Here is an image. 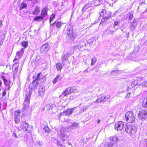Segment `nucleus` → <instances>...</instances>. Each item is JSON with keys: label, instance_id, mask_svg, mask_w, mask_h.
Masks as SVG:
<instances>
[{"label": "nucleus", "instance_id": "f257e3e1", "mask_svg": "<svg viewBox=\"0 0 147 147\" xmlns=\"http://www.w3.org/2000/svg\"><path fill=\"white\" fill-rule=\"evenodd\" d=\"M125 119L128 122L132 123L135 120V115L132 111H128L125 114Z\"/></svg>", "mask_w": 147, "mask_h": 147}, {"label": "nucleus", "instance_id": "f03ea898", "mask_svg": "<svg viewBox=\"0 0 147 147\" xmlns=\"http://www.w3.org/2000/svg\"><path fill=\"white\" fill-rule=\"evenodd\" d=\"M125 131L131 135H134L137 131V128L134 126L127 125L125 127Z\"/></svg>", "mask_w": 147, "mask_h": 147}, {"label": "nucleus", "instance_id": "7ed1b4c3", "mask_svg": "<svg viewBox=\"0 0 147 147\" xmlns=\"http://www.w3.org/2000/svg\"><path fill=\"white\" fill-rule=\"evenodd\" d=\"M31 94V93L30 92L26 93V97L24 103V107H23V110L24 111L26 110L28 107Z\"/></svg>", "mask_w": 147, "mask_h": 147}, {"label": "nucleus", "instance_id": "20e7f679", "mask_svg": "<svg viewBox=\"0 0 147 147\" xmlns=\"http://www.w3.org/2000/svg\"><path fill=\"white\" fill-rule=\"evenodd\" d=\"M86 41L85 40L78 42L76 45H75L74 48L75 49H78L80 50L85 49L84 47L86 46Z\"/></svg>", "mask_w": 147, "mask_h": 147}, {"label": "nucleus", "instance_id": "39448f33", "mask_svg": "<svg viewBox=\"0 0 147 147\" xmlns=\"http://www.w3.org/2000/svg\"><path fill=\"white\" fill-rule=\"evenodd\" d=\"M19 61H16L13 66V74L14 78H15L16 76H17L19 75L18 73V71L19 66Z\"/></svg>", "mask_w": 147, "mask_h": 147}, {"label": "nucleus", "instance_id": "423d86ee", "mask_svg": "<svg viewBox=\"0 0 147 147\" xmlns=\"http://www.w3.org/2000/svg\"><path fill=\"white\" fill-rule=\"evenodd\" d=\"M125 123L123 121H119L115 123L114 127L117 130L121 131L123 129Z\"/></svg>", "mask_w": 147, "mask_h": 147}, {"label": "nucleus", "instance_id": "0eeeda50", "mask_svg": "<svg viewBox=\"0 0 147 147\" xmlns=\"http://www.w3.org/2000/svg\"><path fill=\"white\" fill-rule=\"evenodd\" d=\"M147 117V109L141 110L139 112L138 117L141 119L144 120Z\"/></svg>", "mask_w": 147, "mask_h": 147}, {"label": "nucleus", "instance_id": "6e6552de", "mask_svg": "<svg viewBox=\"0 0 147 147\" xmlns=\"http://www.w3.org/2000/svg\"><path fill=\"white\" fill-rule=\"evenodd\" d=\"M67 33L68 34V37L71 40L74 39L76 36L77 34L76 33L74 32L71 29H69Z\"/></svg>", "mask_w": 147, "mask_h": 147}, {"label": "nucleus", "instance_id": "1a4fd4ad", "mask_svg": "<svg viewBox=\"0 0 147 147\" xmlns=\"http://www.w3.org/2000/svg\"><path fill=\"white\" fill-rule=\"evenodd\" d=\"M14 120L16 123H18L20 121V112L19 110H18L15 111V113Z\"/></svg>", "mask_w": 147, "mask_h": 147}, {"label": "nucleus", "instance_id": "9d476101", "mask_svg": "<svg viewBox=\"0 0 147 147\" xmlns=\"http://www.w3.org/2000/svg\"><path fill=\"white\" fill-rule=\"evenodd\" d=\"M22 125H23L24 129L27 133L29 132L32 130V127L26 123H22Z\"/></svg>", "mask_w": 147, "mask_h": 147}, {"label": "nucleus", "instance_id": "9b49d317", "mask_svg": "<svg viewBox=\"0 0 147 147\" xmlns=\"http://www.w3.org/2000/svg\"><path fill=\"white\" fill-rule=\"evenodd\" d=\"M24 49L22 48L19 52H17L15 57L13 60L14 62L18 61L17 60L20 59V57L22 56L24 52Z\"/></svg>", "mask_w": 147, "mask_h": 147}, {"label": "nucleus", "instance_id": "f8f14e48", "mask_svg": "<svg viewBox=\"0 0 147 147\" xmlns=\"http://www.w3.org/2000/svg\"><path fill=\"white\" fill-rule=\"evenodd\" d=\"M63 24L60 22L55 21L53 23L50 24V27L51 29H53L55 26L57 28H60Z\"/></svg>", "mask_w": 147, "mask_h": 147}, {"label": "nucleus", "instance_id": "ddd939ff", "mask_svg": "<svg viewBox=\"0 0 147 147\" xmlns=\"http://www.w3.org/2000/svg\"><path fill=\"white\" fill-rule=\"evenodd\" d=\"M49 49L48 44L45 43L40 48L41 52L42 53H46Z\"/></svg>", "mask_w": 147, "mask_h": 147}, {"label": "nucleus", "instance_id": "4468645a", "mask_svg": "<svg viewBox=\"0 0 147 147\" xmlns=\"http://www.w3.org/2000/svg\"><path fill=\"white\" fill-rule=\"evenodd\" d=\"M74 108L71 109H69L65 111H64L63 113H60V115H63L65 114V115H69L71 114L73 112L74 110Z\"/></svg>", "mask_w": 147, "mask_h": 147}, {"label": "nucleus", "instance_id": "2eb2a0df", "mask_svg": "<svg viewBox=\"0 0 147 147\" xmlns=\"http://www.w3.org/2000/svg\"><path fill=\"white\" fill-rule=\"evenodd\" d=\"M40 8L38 6H36L34 9L31 14L33 15H38L40 12Z\"/></svg>", "mask_w": 147, "mask_h": 147}, {"label": "nucleus", "instance_id": "dca6fc26", "mask_svg": "<svg viewBox=\"0 0 147 147\" xmlns=\"http://www.w3.org/2000/svg\"><path fill=\"white\" fill-rule=\"evenodd\" d=\"M137 25V20L136 19L134 20L133 22L131 24V26L130 28V30L131 31H134Z\"/></svg>", "mask_w": 147, "mask_h": 147}, {"label": "nucleus", "instance_id": "f3484780", "mask_svg": "<svg viewBox=\"0 0 147 147\" xmlns=\"http://www.w3.org/2000/svg\"><path fill=\"white\" fill-rule=\"evenodd\" d=\"M48 9L47 7L44 8L41 11L40 16L43 18H45L47 15Z\"/></svg>", "mask_w": 147, "mask_h": 147}, {"label": "nucleus", "instance_id": "a211bd4d", "mask_svg": "<svg viewBox=\"0 0 147 147\" xmlns=\"http://www.w3.org/2000/svg\"><path fill=\"white\" fill-rule=\"evenodd\" d=\"M45 88L41 86L39 89L38 92L40 95L41 96H43L45 94Z\"/></svg>", "mask_w": 147, "mask_h": 147}, {"label": "nucleus", "instance_id": "6ab92c4d", "mask_svg": "<svg viewBox=\"0 0 147 147\" xmlns=\"http://www.w3.org/2000/svg\"><path fill=\"white\" fill-rule=\"evenodd\" d=\"M102 0H94L92 3H94V5L97 6L100 5L102 3Z\"/></svg>", "mask_w": 147, "mask_h": 147}, {"label": "nucleus", "instance_id": "aec40b11", "mask_svg": "<svg viewBox=\"0 0 147 147\" xmlns=\"http://www.w3.org/2000/svg\"><path fill=\"white\" fill-rule=\"evenodd\" d=\"M118 140V137L116 136H111L110 137V140L111 141H113L115 143H117Z\"/></svg>", "mask_w": 147, "mask_h": 147}, {"label": "nucleus", "instance_id": "412c9836", "mask_svg": "<svg viewBox=\"0 0 147 147\" xmlns=\"http://www.w3.org/2000/svg\"><path fill=\"white\" fill-rule=\"evenodd\" d=\"M60 75L59 74L57 76L56 78H55L53 81V84L56 83L57 81L61 80L62 78H61L60 77Z\"/></svg>", "mask_w": 147, "mask_h": 147}, {"label": "nucleus", "instance_id": "4be33fe9", "mask_svg": "<svg viewBox=\"0 0 147 147\" xmlns=\"http://www.w3.org/2000/svg\"><path fill=\"white\" fill-rule=\"evenodd\" d=\"M43 18L40 15L39 16H36L33 19L34 20L38 22H40L41 20L43 19Z\"/></svg>", "mask_w": 147, "mask_h": 147}, {"label": "nucleus", "instance_id": "5701e85b", "mask_svg": "<svg viewBox=\"0 0 147 147\" xmlns=\"http://www.w3.org/2000/svg\"><path fill=\"white\" fill-rule=\"evenodd\" d=\"M79 125L77 123L75 122L73 123L71 125L69 126L68 127V128H71L73 127H79Z\"/></svg>", "mask_w": 147, "mask_h": 147}, {"label": "nucleus", "instance_id": "b1692460", "mask_svg": "<svg viewBox=\"0 0 147 147\" xmlns=\"http://www.w3.org/2000/svg\"><path fill=\"white\" fill-rule=\"evenodd\" d=\"M102 102L103 103L104 102H105V100L103 99V96H101L100 97L98 98L97 100L95 101V102Z\"/></svg>", "mask_w": 147, "mask_h": 147}, {"label": "nucleus", "instance_id": "393cba45", "mask_svg": "<svg viewBox=\"0 0 147 147\" xmlns=\"http://www.w3.org/2000/svg\"><path fill=\"white\" fill-rule=\"evenodd\" d=\"M69 90L68 89V88H67L62 93V94L63 96H65L70 94V93Z\"/></svg>", "mask_w": 147, "mask_h": 147}, {"label": "nucleus", "instance_id": "a878e982", "mask_svg": "<svg viewBox=\"0 0 147 147\" xmlns=\"http://www.w3.org/2000/svg\"><path fill=\"white\" fill-rule=\"evenodd\" d=\"M68 89L69 90V91L70 93H71L74 92L75 91L76 89V88L75 87L73 86L68 88Z\"/></svg>", "mask_w": 147, "mask_h": 147}, {"label": "nucleus", "instance_id": "bb28decb", "mask_svg": "<svg viewBox=\"0 0 147 147\" xmlns=\"http://www.w3.org/2000/svg\"><path fill=\"white\" fill-rule=\"evenodd\" d=\"M138 84V82L137 80H135L133 81L132 84H131V88H134Z\"/></svg>", "mask_w": 147, "mask_h": 147}, {"label": "nucleus", "instance_id": "cd10ccee", "mask_svg": "<svg viewBox=\"0 0 147 147\" xmlns=\"http://www.w3.org/2000/svg\"><path fill=\"white\" fill-rule=\"evenodd\" d=\"M119 71L118 70L112 71L110 73V75L112 76L116 75L119 73Z\"/></svg>", "mask_w": 147, "mask_h": 147}, {"label": "nucleus", "instance_id": "c85d7f7f", "mask_svg": "<svg viewBox=\"0 0 147 147\" xmlns=\"http://www.w3.org/2000/svg\"><path fill=\"white\" fill-rule=\"evenodd\" d=\"M56 67L58 70H61L62 68V65L60 63H57Z\"/></svg>", "mask_w": 147, "mask_h": 147}, {"label": "nucleus", "instance_id": "c756f323", "mask_svg": "<svg viewBox=\"0 0 147 147\" xmlns=\"http://www.w3.org/2000/svg\"><path fill=\"white\" fill-rule=\"evenodd\" d=\"M96 58L95 57H92L91 59V65L92 66L94 65L96 62Z\"/></svg>", "mask_w": 147, "mask_h": 147}, {"label": "nucleus", "instance_id": "7c9ffc66", "mask_svg": "<svg viewBox=\"0 0 147 147\" xmlns=\"http://www.w3.org/2000/svg\"><path fill=\"white\" fill-rule=\"evenodd\" d=\"M21 45L25 48H26L28 45V42L27 41H24L21 43Z\"/></svg>", "mask_w": 147, "mask_h": 147}, {"label": "nucleus", "instance_id": "2f4dec72", "mask_svg": "<svg viewBox=\"0 0 147 147\" xmlns=\"http://www.w3.org/2000/svg\"><path fill=\"white\" fill-rule=\"evenodd\" d=\"M92 6L91 4L87 3L82 8V11H84L86 9Z\"/></svg>", "mask_w": 147, "mask_h": 147}, {"label": "nucleus", "instance_id": "473e14b6", "mask_svg": "<svg viewBox=\"0 0 147 147\" xmlns=\"http://www.w3.org/2000/svg\"><path fill=\"white\" fill-rule=\"evenodd\" d=\"M142 106L144 108L147 107V99L144 100L142 103Z\"/></svg>", "mask_w": 147, "mask_h": 147}, {"label": "nucleus", "instance_id": "72a5a7b5", "mask_svg": "<svg viewBox=\"0 0 147 147\" xmlns=\"http://www.w3.org/2000/svg\"><path fill=\"white\" fill-rule=\"evenodd\" d=\"M1 78L3 80L5 84H8V82L7 80L6 79L5 77L4 76H1Z\"/></svg>", "mask_w": 147, "mask_h": 147}, {"label": "nucleus", "instance_id": "f704fd0d", "mask_svg": "<svg viewBox=\"0 0 147 147\" xmlns=\"http://www.w3.org/2000/svg\"><path fill=\"white\" fill-rule=\"evenodd\" d=\"M27 6V5L25 3H22L21 5L20 8L21 9L26 8Z\"/></svg>", "mask_w": 147, "mask_h": 147}, {"label": "nucleus", "instance_id": "c9c22d12", "mask_svg": "<svg viewBox=\"0 0 147 147\" xmlns=\"http://www.w3.org/2000/svg\"><path fill=\"white\" fill-rule=\"evenodd\" d=\"M144 79L143 78H138V84H140V83H142L143 82Z\"/></svg>", "mask_w": 147, "mask_h": 147}, {"label": "nucleus", "instance_id": "e433bc0d", "mask_svg": "<svg viewBox=\"0 0 147 147\" xmlns=\"http://www.w3.org/2000/svg\"><path fill=\"white\" fill-rule=\"evenodd\" d=\"M111 16H105V17H104L102 20V22H105L107 20L109 19L110 17Z\"/></svg>", "mask_w": 147, "mask_h": 147}, {"label": "nucleus", "instance_id": "4c0bfd02", "mask_svg": "<svg viewBox=\"0 0 147 147\" xmlns=\"http://www.w3.org/2000/svg\"><path fill=\"white\" fill-rule=\"evenodd\" d=\"M140 84L144 86V87H147V81H145L144 82H143L142 83H140Z\"/></svg>", "mask_w": 147, "mask_h": 147}, {"label": "nucleus", "instance_id": "58836bf2", "mask_svg": "<svg viewBox=\"0 0 147 147\" xmlns=\"http://www.w3.org/2000/svg\"><path fill=\"white\" fill-rule=\"evenodd\" d=\"M113 146V143L111 142H110L106 144L105 145V147H112Z\"/></svg>", "mask_w": 147, "mask_h": 147}, {"label": "nucleus", "instance_id": "ea45409f", "mask_svg": "<svg viewBox=\"0 0 147 147\" xmlns=\"http://www.w3.org/2000/svg\"><path fill=\"white\" fill-rule=\"evenodd\" d=\"M49 128L48 127H45L43 128V131L45 132L49 131Z\"/></svg>", "mask_w": 147, "mask_h": 147}, {"label": "nucleus", "instance_id": "a19ab883", "mask_svg": "<svg viewBox=\"0 0 147 147\" xmlns=\"http://www.w3.org/2000/svg\"><path fill=\"white\" fill-rule=\"evenodd\" d=\"M65 129L63 127L61 128L60 131V135H61L65 133Z\"/></svg>", "mask_w": 147, "mask_h": 147}, {"label": "nucleus", "instance_id": "79ce46f5", "mask_svg": "<svg viewBox=\"0 0 147 147\" xmlns=\"http://www.w3.org/2000/svg\"><path fill=\"white\" fill-rule=\"evenodd\" d=\"M133 17V13L132 12H130L129 13V20L132 19Z\"/></svg>", "mask_w": 147, "mask_h": 147}, {"label": "nucleus", "instance_id": "37998d69", "mask_svg": "<svg viewBox=\"0 0 147 147\" xmlns=\"http://www.w3.org/2000/svg\"><path fill=\"white\" fill-rule=\"evenodd\" d=\"M55 17V15L54 14H52L50 18V23H51V21Z\"/></svg>", "mask_w": 147, "mask_h": 147}, {"label": "nucleus", "instance_id": "c03bdc74", "mask_svg": "<svg viewBox=\"0 0 147 147\" xmlns=\"http://www.w3.org/2000/svg\"><path fill=\"white\" fill-rule=\"evenodd\" d=\"M51 107L50 105H46L45 107V108L46 109H47L48 110H49L50 109H51Z\"/></svg>", "mask_w": 147, "mask_h": 147}, {"label": "nucleus", "instance_id": "a18cd8bd", "mask_svg": "<svg viewBox=\"0 0 147 147\" xmlns=\"http://www.w3.org/2000/svg\"><path fill=\"white\" fill-rule=\"evenodd\" d=\"M37 144L40 146H42L43 144V143L42 141H38L37 142Z\"/></svg>", "mask_w": 147, "mask_h": 147}, {"label": "nucleus", "instance_id": "49530a36", "mask_svg": "<svg viewBox=\"0 0 147 147\" xmlns=\"http://www.w3.org/2000/svg\"><path fill=\"white\" fill-rule=\"evenodd\" d=\"M103 99H104L105 100H107L108 99H109L110 97L109 96H103Z\"/></svg>", "mask_w": 147, "mask_h": 147}, {"label": "nucleus", "instance_id": "de8ad7c7", "mask_svg": "<svg viewBox=\"0 0 147 147\" xmlns=\"http://www.w3.org/2000/svg\"><path fill=\"white\" fill-rule=\"evenodd\" d=\"M61 135V138H65L66 137V134L65 133H65L61 135Z\"/></svg>", "mask_w": 147, "mask_h": 147}, {"label": "nucleus", "instance_id": "09e8293b", "mask_svg": "<svg viewBox=\"0 0 147 147\" xmlns=\"http://www.w3.org/2000/svg\"><path fill=\"white\" fill-rule=\"evenodd\" d=\"M130 94H131V93H128L127 94V95L125 97L126 98H130V97H131Z\"/></svg>", "mask_w": 147, "mask_h": 147}, {"label": "nucleus", "instance_id": "8fccbe9b", "mask_svg": "<svg viewBox=\"0 0 147 147\" xmlns=\"http://www.w3.org/2000/svg\"><path fill=\"white\" fill-rule=\"evenodd\" d=\"M119 23V21H115L114 22V25L117 26L118 25V24Z\"/></svg>", "mask_w": 147, "mask_h": 147}, {"label": "nucleus", "instance_id": "3c124183", "mask_svg": "<svg viewBox=\"0 0 147 147\" xmlns=\"http://www.w3.org/2000/svg\"><path fill=\"white\" fill-rule=\"evenodd\" d=\"M13 135L16 138L17 137V136L16 134L15 133L13 132Z\"/></svg>", "mask_w": 147, "mask_h": 147}, {"label": "nucleus", "instance_id": "603ef678", "mask_svg": "<svg viewBox=\"0 0 147 147\" xmlns=\"http://www.w3.org/2000/svg\"><path fill=\"white\" fill-rule=\"evenodd\" d=\"M41 74L40 73H39V74H38V76H37V80H38V79L39 78V77H40V75Z\"/></svg>", "mask_w": 147, "mask_h": 147}, {"label": "nucleus", "instance_id": "864d4df0", "mask_svg": "<svg viewBox=\"0 0 147 147\" xmlns=\"http://www.w3.org/2000/svg\"><path fill=\"white\" fill-rule=\"evenodd\" d=\"M114 32V31H110L109 32V34H112Z\"/></svg>", "mask_w": 147, "mask_h": 147}, {"label": "nucleus", "instance_id": "5fc2aeb1", "mask_svg": "<svg viewBox=\"0 0 147 147\" xmlns=\"http://www.w3.org/2000/svg\"><path fill=\"white\" fill-rule=\"evenodd\" d=\"M3 96H5L6 95V92L5 91H4L3 93Z\"/></svg>", "mask_w": 147, "mask_h": 147}, {"label": "nucleus", "instance_id": "6e6d98bb", "mask_svg": "<svg viewBox=\"0 0 147 147\" xmlns=\"http://www.w3.org/2000/svg\"><path fill=\"white\" fill-rule=\"evenodd\" d=\"M145 143L146 147H147V139L145 140Z\"/></svg>", "mask_w": 147, "mask_h": 147}, {"label": "nucleus", "instance_id": "4d7b16f0", "mask_svg": "<svg viewBox=\"0 0 147 147\" xmlns=\"http://www.w3.org/2000/svg\"><path fill=\"white\" fill-rule=\"evenodd\" d=\"M68 144L70 145H71V147H73V146L71 144L70 142H68Z\"/></svg>", "mask_w": 147, "mask_h": 147}, {"label": "nucleus", "instance_id": "13d9d810", "mask_svg": "<svg viewBox=\"0 0 147 147\" xmlns=\"http://www.w3.org/2000/svg\"><path fill=\"white\" fill-rule=\"evenodd\" d=\"M100 119H98L97 121V123H99L100 122Z\"/></svg>", "mask_w": 147, "mask_h": 147}, {"label": "nucleus", "instance_id": "bf43d9fd", "mask_svg": "<svg viewBox=\"0 0 147 147\" xmlns=\"http://www.w3.org/2000/svg\"><path fill=\"white\" fill-rule=\"evenodd\" d=\"M103 11H104V10H103L102 11V13H103Z\"/></svg>", "mask_w": 147, "mask_h": 147}, {"label": "nucleus", "instance_id": "052dcab7", "mask_svg": "<svg viewBox=\"0 0 147 147\" xmlns=\"http://www.w3.org/2000/svg\"><path fill=\"white\" fill-rule=\"evenodd\" d=\"M44 109H45V108H43V111H44Z\"/></svg>", "mask_w": 147, "mask_h": 147}, {"label": "nucleus", "instance_id": "680f3d73", "mask_svg": "<svg viewBox=\"0 0 147 147\" xmlns=\"http://www.w3.org/2000/svg\"><path fill=\"white\" fill-rule=\"evenodd\" d=\"M62 141L63 142H64V141H65V140L63 139V140H62Z\"/></svg>", "mask_w": 147, "mask_h": 147}]
</instances>
